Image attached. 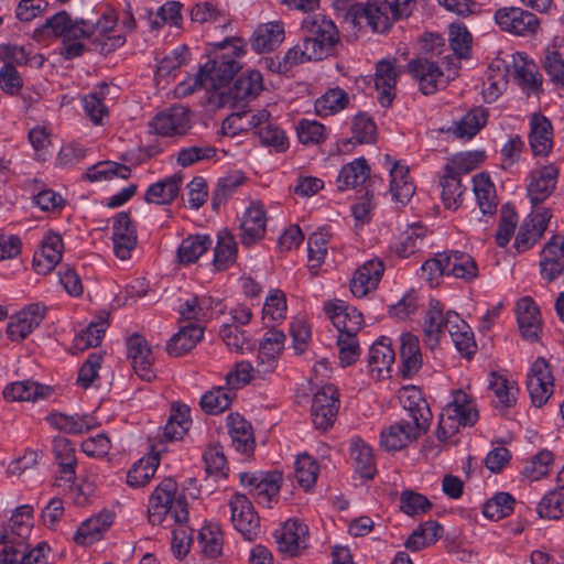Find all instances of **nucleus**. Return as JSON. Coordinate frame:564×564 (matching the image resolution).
Here are the masks:
<instances>
[{"label": "nucleus", "mask_w": 564, "mask_h": 564, "mask_svg": "<svg viewBox=\"0 0 564 564\" xmlns=\"http://www.w3.org/2000/svg\"><path fill=\"white\" fill-rule=\"evenodd\" d=\"M246 54V43L240 37H227L214 44L208 62L200 67L194 78V84L187 87L180 85L183 94H191L196 89H218L226 86L241 68L240 58Z\"/></svg>", "instance_id": "nucleus-1"}, {"label": "nucleus", "mask_w": 564, "mask_h": 564, "mask_svg": "<svg viewBox=\"0 0 564 564\" xmlns=\"http://www.w3.org/2000/svg\"><path fill=\"white\" fill-rule=\"evenodd\" d=\"M304 37L294 46L304 63L323 61L333 56L340 44V33L335 22L322 13L303 19Z\"/></svg>", "instance_id": "nucleus-2"}, {"label": "nucleus", "mask_w": 564, "mask_h": 564, "mask_svg": "<svg viewBox=\"0 0 564 564\" xmlns=\"http://www.w3.org/2000/svg\"><path fill=\"white\" fill-rule=\"evenodd\" d=\"M48 36L61 39L65 44L61 54L66 59H73L82 56L86 51V45L82 41L93 39V22L83 18H73L63 10L33 31V37L37 41Z\"/></svg>", "instance_id": "nucleus-3"}, {"label": "nucleus", "mask_w": 564, "mask_h": 564, "mask_svg": "<svg viewBox=\"0 0 564 564\" xmlns=\"http://www.w3.org/2000/svg\"><path fill=\"white\" fill-rule=\"evenodd\" d=\"M177 524L188 521L186 496L178 491L177 482L172 477L164 478L149 498L148 518L152 525H160L167 516Z\"/></svg>", "instance_id": "nucleus-4"}, {"label": "nucleus", "mask_w": 564, "mask_h": 564, "mask_svg": "<svg viewBox=\"0 0 564 564\" xmlns=\"http://www.w3.org/2000/svg\"><path fill=\"white\" fill-rule=\"evenodd\" d=\"M478 410L475 400L465 391L458 389L453 392L452 401L443 409L437 438L446 442L463 426H473L478 420Z\"/></svg>", "instance_id": "nucleus-5"}, {"label": "nucleus", "mask_w": 564, "mask_h": 564, "mask_svg": "<svg viewBox=\"0 0 564 564\" xmlns=\"http://www.w3.org/2000/svg\"><path fill=\"white\" fill-rule=\"evenodd\" d=\"M345 19L354 28H361L365 21L377 33H387L397 21L389 0H368L366 3H354L347 9Z\"/></svg>", "instance_id": "nucleus-6"}, {"label": "nucleus", "mask_w": 564, "mask_h": 564, "mask_svg": "<svg viewBox=\"0 0 564 564\" xmlns=\"http://www.w3.org/2000/svg\"><path fill=\"white\" fill-rule=\"evenodd\" d=\"M494 20L498 28L514 36H532L540 29V19L521 7H501L495 11Z\"/></svg>", "instance_id": "nucleus-7"}, {"label": "nucleus", "mask_w": 564, "mask_h": 564, "mask_svg": "<svg viewBox=\"0 0 564 564\" xmlns=\"http://www.w3.org/2000/svg\"><path fill=\"white\" fill-rule=\"evenodd\" d=\"M339 405L337 388L333 384L322 387L314 394L311 405V416L314 426L322 431L332 427L336 421Z\"/></svg>", "instance_id": "nucleus-8"}, {"label": "nucleus", "mask_w": 564, "mask_h": 564, "mask_svg": "<svg viewBox=\"0 0 564 564\" xmlns=\"http://www.w3.org/2000/svg\"><path fill=\"white\" fill-rule=\"evenodd\" d=\"M527 388L532 403L540 408L553 393L554 377L551 366L543 357L536 358L527 375Z\"/></svg>", "instance_id": "nucleus-9"}, {"label": "nucleus", "mask_w": 564, "mask_h": 564, "mask_svg": "<svg viewBox=\"0 0 564 564\" xmlns=\"http://www.w3.org/2000/svg\"><path fill=\"white\" fill-rule=\"evenodd\" d=\"M429 426L401 417L400 421L383 429L380 444L387 451H400L426 433Z\"/></svg>", "instance_id": "nucleus-10"}, {"label": "nucleus", "mask_w": 564, "mask_h": 564, "mask_svg": "<svg viewBox=\"0 0 564 564\" xmlns=\"http://www.w3.org/2000/svg\"><path fill=\"white\" fill-rule=\"evenodd\" d=\"M231 522L246 540L253 541L260 528V520L249 498L243 494H235L229 500Z\"/></svg>", "instance_id": "nucleus-11"}, {"label": "nucleus", "mask_w": 564, "mask_h": 564, "mask_svg": "<svg viewBox=\"0 0 564 564\" xmlns=\"http://www.w3.org/2000/svg\"><path fill=\"white\" fill-rule=\"evenodd\" d=\"M150 128L162 137L184 135L191 129L189 110L183 106H172L155 115L150 121Z\"/></svg>", "instance_id": "nucleus-12"}, {"label": "nucleus", "mask_w": 564, "mask_h": 564, "mask_svg": "<svg viewBox=\"0 0 564 564\" xmlns=\"http://www.w3.org/2000/svg\"><path fill=\"white\" fill-rule=\"evenodd\" d=\"M552 217L550 209L536 207L521 224L514 241L518 252L532 248L543 236Z\"/></svg>", "instance_id": "nucleus-13"}, {"label": "nucleus", "mask_w": 564, "mask_h": 564, "mask_svg": "<svg viewBox=\"0 0 564 564\" xmlns=\"http://www.w3.org/2000/svg\"><path fill=\"white\" fill-rule=\"evenodd\" d=\"M282 476L278 471L273 473H241L240 481L243 486L250 487V492L254 496L259 505L271 508V503L280 491Z\"/></svg>", "instance_id": "nucleus-14"}, {"label": "nucleus", "mask_w": 564, "mask_h": 564, "mask_svg": "<svg viewBox=\"0 0 564 564\" xmlns=\"http://www.w3.org/2000/svg\"><path fill=\"white\" fill-rule=\"evenodd\" d=\"M274 539L281 553L296 556L307 547L308 527L296 519H289L274 531Z\"/></svg>", "instance_id": "nucleus-15"}, {"label": "nucleus", "mask_w": 564, "mask_h": 564, "mask_svg": "<svg viewBox=\"0 0 564 564\" xmlns=\"http://www.w3.org/2000/svg\"><path fill=\"white\" fill-rule=\"evenodd\" d=\"M127 356L131 360L134 372L144 381H152L155 378L153 369L154 356L147 339L133 334L127 339Z\"/></svg>", "instance_id": "nucleus-16"}, {"label": "nucleus", "mask_w": 564, "mask_h": 564, "mask_svg": "<svg viewBox=\"0 0 564 564\" xmlns=\"http://www.w3.org/2000/svg\"><path fill=\"white\" fill-rule=\"evenodd\" d=\"M263 78L258 70H247L239 75L232 86L228 88L227 96L232 107H243L256 99L263 90Z\"/></svg>", "instance_id": "nucleus-17"}, {"label": "nucleus", "mask_w": 564, "mask_h": 564, "mask_svg": "<svg viewBox=\"0 0 564 564\" xmlns=\"http://www.w3.org/2000/svg\"><path fill=\"white\" fill-rule=\"evenodd\" d=\"M253 130L258 134L261 144L272 147L276 152H285L289 149V141L284 131L275 124L271 115L265 109H260L251 117Z\"/></svg>", "instance_id": "nucleus-18"}, {"label": "nucleus", "mask_w": 564, "mask_h": 564, "mask_svg": "<svg viewBox=\"0 0 564 564\" xmlns=\"http://www.w3.org/2000/svg\"><path fill=\"white\" fill-rule=\"evenodd\" d=\"M557 176L558 171L552 164L533 170L530 173L527 194L533 206L543 203L553 194L556 188Z\"/></svg>", "instance_id": "nucleus-19"}, {"label": "nucleus", "mask_w": 564, "mask_h": 564, "mask_svg": "<svg viewBox=\"0 0 564 564\" xmlns=\"http://www.w3.org/2000/svg\"><path fill=\"white\" fill-rule=\"evenodd\" d=\"M267 213L260 202H251L247 207L240 225V241L250 247L259 242L265 235Z\"/></svg>", "instance_id": "nucleus-20"}, {"label": "nucleus", "mask_w": 564, "mask_h": 564, "mask_svg": "<svg viewBox=\"0 0 564 564\" xmlns=\"http://www.w3.org/2000/svg\"><path fill=\"white\" fill-rule=\"evenodd\" d=\"M400 69L395 59L383 58L376 65L375 87L378 93V100L382 107H390L395 97V85Z\"/></svg>", "instance_id": "nucleus-21"}, {"label": "nucleus", "mask_w": 564, "mask_h": 564, "mask_svg": "<svg viewBox=\"0 0 564 564\" xmlns=\"http://www.w3.org/2000/svg\"><path fill=\"white\" fill-rule=\"evenodd\" d=\"M325 312L337 328L338 334H358L362 327V314L356 307L346 304L341 300L326 303Z\"/></svg>", "instance_id": "nucleus-22"}, {"label": "nucleus", "mask_w": 564, "mask_h": 564, "mask_svg": "<svg viewBox=\"0 0 564 564\" xmlns=\"http://www.w3.org/2000/svg\"><path fill=\"white\" fill-rule=\"evenodd\" d=\"M34 524V508L31 505L17 507L2 524L1 535L29 544V538Z\"/></svg>", "instance_id": "nucleus-23"}, {"label": "nucleus", "mask_w": 564, "mask_h": 564, "mask_svg": "<svg viewBox=\"0 0 564 564\" xmlns=\"http://www.w3.org/2000/svg\"><path fill=\"white\" fill-rule=\"evenodd\" d=\"M399 401L404 411L402 417L430 427L432 412L419 388L414 386L403 387L399 391Z\"/></svg>", "instance_id": "nucleus-24"}, {"label": "nucleus", "mask_w": 564, "mask_h": 564, "mask_svg": "<svg viewBox=\"0 0 564 564\" xmlns=\"http://www.w3.org/2000/svg\"><path fill=\"white\" fill-rule=\"evenodd\" d=\"M564 271V237L554 235L540 254V272L544 280L554 281Z\"/></svg>", "instance_id": "nucleus-25"}, {"label": "nucleus", "mask_w": 564, "mask_h": 564, "mask_svg": "<svg viewBox=\"0 0 564 564\" xmlns=\"http://www.w3.org/2000/svg\"><path fill=\"white\" fill-rule=\"evenodd\" d=\"M384 271V265L379 259H371L359 267L351 281L350 291L356 297H364L377 289Z\"/></svg>", "instance_id": "nucleus-26"}, {"label": "nucleus", "mask_w": 564, "mask_h": 564, "mask_svg": "<svg viewBox=\"0 0 564 564\" xmlns=\"http://www.w3.org/2000/svg\"><path fill=\"white\" fill-rule=\"evenodd\" d=\"M529 143L534 156H546L553 148V127L542 113L530 118Z\"/></svg>", "instance_id": "nucleus-27"}, {"label": "nucleus", "mask_w": 564, "mask_h": 564, "mask_svg": "<svg viewBox=\"0 0 564 564\" xmlns=\"http://www.w3.org/2000/svg\"><path fill=\"white\" fill-rule=\"evenodd\" d=\"M394 359L395 354L391 339L382 336L376 340L368 354V368L372 377L381 379L389 376Z\"/></svg>", "instance_id": "nucleus-28"}, {"label": "nucleus", "mask_w": 564, "mask_h": 564, "mask_svg": "<svg viewBox=\"0 0 564 564\" xmlns=\"http://www.w3.org/2000/svg\"><path fill=\"white\" fill-rule=\"evenodd\" d=\"M517 321L521 335L528 340H536L541 330V314L531 297H522L517 303Z\"/></svg>", "instance_id": "nucleus-29"}, {"label": "nucleus", "mask_w": 564, "mask_h": 564, "mask_svg": "<svg viewBox=\"0 0 564 564\" xmlns=\"http://www.w3.org/2000/svg\"><path fill=\"white\" fill-rule=\"evenodd\" d=\"M400 373L404 379H410L419 372L422 367V352L419 338L404 333L400 337Z\"/></svg>", "instance_id": "nucleus-30"}, {"label": "nucleus", "mask_w": 564, "mask_h": 564, "mask_svg": "<svg viewBox=\"0 0 564 564\" xmlns=\"http://www.w3.org/2000/svg\"><path fill=\"white\" fill-rule=\"evenodd\" d=\"M52 451L59 467V479L73 482L76 478L77 466L73 442L66 437L56 436L52 441Z\"/></svg>", "instance_id": "nucleus-31"}, {"label": "nucleus", "mask_w": 564, "mask_h": 564, "mask_svg": "<svg viewBox=\"0 0 564 564\" xmlns=\"http://www.w3.org/2000/svg\"><path fill=\"white\" fill-rule=\"evenodd\" d=\"M409 73L420 83V90L424 95H432L437 90L443 72L435 62L426 58L412 59L408 64Z\"/></svg>", "instance_id": "nucleus-32"}, {"label": "nucleus", "mask_w": 564, "mask_h": 564, "mask_svg": "<svg viewBox=\"0 0 564 564\" xmlns=\"http://www.w3.org/2000/svg\"><path fill=\"white\" fill-rule=\"evenodd\" d=\"M285 37L284 25L281 22H268L260 24L251 36V47L257 53L275 50Z\"/></svg>", "instance_id": "nucleus-33"}, {"label": "nucleus", "mask_w": 564, "mask_h": 564, "mask_svg": "<svg viewBox=\"0 0 564 564\" xmlns=\"http://www.w3.org/2000/svg\"><path fill=\"white\" fill-rule=\"evenodd\" d=\"M512 75L516 83L527 94L534 93L541 87L542 77L538 66L533 61H529L519 53L513 56Z\"/></svg>", "instance_id": "nucleus-34"}, {"label": "nucleus", "mask_w": 564, "mask_h": 564, "mask_svg": "<svg viewBox=\"0 0 564 564\" xmlns=\"http://www.w3.org/2000/svg\"><path fill=\"white\" fill-rule=\"evenodd\" d=\"M183 176L174 174L150 185L144 194L148 204L169 205L177 196L181 189Z\"/></svg>", "instance_id": "nucleus-35"}, {"label": "nucleus", "mask_w": 564, "mask_h": 564, "mask_svg": "<svg viewBox=\"0 0 564 564\" xmlns=\"http://www.w3.org/2000/svg\"><path fill=\"white\" fill-rule=\"evenodd\" d=\"M228 433L232 445L238 452L250 454L254 449V437L251 424L240 414H229L227 417Z\"/></svg>", "instance_id": "nucleus-36"}, {"label": "nucleus", "mask_w": 564, "mask_h": 564, "mask_svg": "<svg viewBox=\"0 0 564 564\" xmlns=\"http://www.w3.org/2000/svg\"><path fill=\"white\" fill-rule=\"evenodd\" d=\"M46 420L54 429L67 434H83L98 425L97 419L90 414L52 413Z\"/></svg>", "instance_id": "nucleus-37"}, {"label": "nucleus", "mask_w": 564, "mask_h": 564, "mask_svg": "<svg viewBox=\"0 0 564 564\" xmlns=\"http://www.w3.org/2000/svg\"><path fill=\"white\" fill-rule=\"evenodd\" d=\"M203 336L204 328L189 323L181 327L180 330L170 338L166 345V351L172 357H180L191 351L196 344L202 340Z\"/></svg>", "instance_id": "nucleus-38"}, {"label": "nucleus", "mask_w": 564, "mask_h": 564, "mask_svg": "<svg viewBox=\"0 0 564 564\" xmlns=\"http://www.w3.org/2000/svg\"><path fill=\"white\" fill-rule=\"evenodd\" d=\"M473 189L482 215L494 216L497 212L498 199L489 175L484 172L476 174L473 177Z\"/></svg>", "instance_id": "nucleus-39"}, {"label": "nucleus", "mask_w": 564, "mask_h": 564, "mask_svg": "<svg viewBox=\"0 0 564 564\" xmlns=\"http://www.w3.org/2000/svg\"><path fill=\"white\" fill-rule=\"evenodd\" d=\"M447 275L467 282L478 276V267L474 258L460 251H445Z\"/></svg>", "instance_id": "nucleus-40"}, {"label": "nucleus", "mask_w": 564, "mask_h": 564, "mask_svg": "<svg viewBox=\"0 0 564 564\" xmlns=\"http://www.w3.org/2000/svg\"><path fill=\"white\" fill-rule=\"evenodd\" d=\"M390 192L393 200L405 205L415 193V187L409 176V167L394 162L390 169Z\"/></svg>", "instance_id": "nucleus-41"}, {"label": "nucleus", "mask_w": 564, "mask_h": 564, "mask_svg": "<svg viewBox=\"0 0 564 564\" xmlns=\"http://www.w3.org/2000/svg\"><path fill=\"white\" fill-rule=\"evenodd\" d=\"M51 388L35 381L25 380L8 384L3 390V398L7 401H35L47 398Z\"/></svg>", "instance_id": "nucleus-42"}, {"label": "nucleus", "mask_w": 564, "mask_h": 564, "mask_svg": "<svg viewBox=\"0 0 564 564\" xmlns=\"http://www.w3.org/2000/svg\"><path fill=\"white\" fill-rule=\"evenodd\" d=\"M370 175V167L364 158L355 159L344 165L337 176L336 183L339 191L355 188L361 185Z\"/></svg>", "instance_id": "nucleus-43"}, {"label": "nucleus", "mask_w": 564, "mask_h": 564, "mask_svg": "<svg viewBox=\"0 0 564 564\" xmlns=\"http://www.w3.org/2000/svg\"><path fill=\"white\" fill-rule=\"evenodd\" d=\"M159 464L160 458L158 454L142 457L129 469L127 484L133 488L145 486L154 477Z\"/></svg>", "instance_id": "nucleus-44"}, {"label": "nucleus", "mask_w": 564, "mask_h": 564, "mask_svg": "<svg viewBox=\"0 0 564 564\" xmlns=\"http://www.w3.org/2000/svg\"><path fill=\"white\" fill-rule=\"evenodd\" d=\"M426 228L414 224L401 232L393 250L399 258H408L419 251L425 239Z\"/></svg>", "instance_id": "nucleus-45"}, {"label": "nucleus", "mask_w": 564, "mask_h": 564, "mask_svg": "<svg viewBox=\"0 0 564 564\" xmlns=\"http://www.w3.org/2000/svg\"><path fill=\"white\" fill-rule=\"evenodd\" d=\"M191 424L189 408L185 404L173 405L171 415L163 427V436L167 441L182 440Z\"/></svg>", "instance_id": "nucleus-46"}, {"label": "nucleus", "mask_w": 564, "mask_h": 564, "mask_svg": "<svg viewBox=\"0 0 564 564\" xmlns=\"http://www.w3.org/2000/svg\"><path fill=\"white\" fill-rule=\"evenodd\" d=\"M350 456L355 462L356 471L365 479L373 478L376 465L372 448L361 438H352L350 443Z\"/></svg>", "instance_id": "nucleus-47"}, {"label": "nucleus", "mask_w": 564, "mask_h": 564, "mask_svg": "<svg viewBox=\"0 0 564 564\" xmlns=\"http://www.w3.org/2000/svg\"><path fill=\"white\" fill-rule=\"evenodd\" d=\"M349 104L348 94L339 88H330L315 100L314 107L317 116L328 117L345 109Z\"/></svg>", "instance_id": "nucleus-48"}, {"label": "nucleus", "mask_w": 564, "mask_h": 564, "mask_svg": "<svg viewBox=\"0 0 564 564\" xmlns=\"http://www.w3.org/2000/svg\"><path fill=\"white\" fill-rule=\"evenodd\" d=\"M112 519L110 514L98 516L82 523L76 533L74 541L79 545H89L98 541L111 524Z\"/></svg>", "instance_id": "nucleus-49"}, {"label": "nucleus", "mask_w": 564, "mask_h": 564, "mask_svg": "<svg viewBox=\"0 0 564 564\" xmlns=\"http://www.w3.org/2000/svg\"><path fill=\"white\" fill-rule=\"evenodd\" d=\"M440 185L442 187V200L446 208L448 209H457L463 203V195L465 192V187L460 182V176L445 171L443 169V174L440 178Z\"/></svg>", "instance_id": "nucleus-50"}, {"label": "nucleus", "mask_w": 564, "mask_h": 564, "mask_svg": "<svg viewBox=\"0 0 564 564\" xmlns=\"http://www.w3.org/2000/svg\"><path fill=\"white\" fill-rule=\"evenodd\" d=\"M131 170L124 164L113 161L98 162L87 169L84 178L89 182L108 181L115 177L127 180L130 177Z\"/></svg>", "instance_id": "nucleus-51"}, {"label": "nucleus", "mask_w": 564, "mask_h": 564, "mask_svg": "<svg viewBox=\"0 0 564 564\" xmlns=\"http://www.w3.org/2000/svg\"><path fill=\"white\" fill-rule=\"evenodd\" d=\"M212 246V239L206 235H196L185 238L178 249V260L183 264L196 262Z\"/></svg>", "instance_id": "nucleus-52"}, {"label": "nucleus", "mask_w": 564, "mask_h": 564, "mask_svg": "<svg viewBox=\"0 0 564 564\" xmlns=\"http://www.w3.org/2000/svg\"><path fill=\"white\" fill-rule=\"evenodd\" d=\"M543 68L550 79L564 86V45L553 43L545 48Z\"/></svg>", "instance_id": "nucleus-53"}, {"label": "nucleus", "mask_w": 564, "mask_h": 564, "mask_svg": "<svg viewBox=\"0 0 564 564\" xmlns=\"http://www.w3.org/2000/svg\"><path fill=\"white\" fill-rule=\"evenodd\" d=\"M488 113L481 108L477 107L469 110L455 126L453 132L456 137L462 139H471L475 137L487 122Z\"/></svg>", "instance_id": "nucleus-54"}, {"label": "nucleus", "mask_w": 564, "mask_h": 564, "mask_svg": "<svg viewBox=\"0 0 564 564\" xmlns=\"http://www.w3.org/2000/svg\"><path fill=\"white\" fill-rule=\"evenodd\" d=\"M236 392L232 391L228 386L227 388L217 387L210 391H207L200 399L202 409L208 414H218L227 410Z\"/></svg>", "instance_id": "nucleus-55"}, {"label": "nucleus", "mask_w": 564, "mask_h": 564, "mask_svg": "<svg viewBox=\"0 0 564 564\" xmlns=\"http://www.w3.org/2000/svg\"><path fill=\"white\" fill-rule=\"evenodd\" d=\"M62 249H63V240L58 234H50L47 235L41 247L40 254H35L34 264L37 267L42 265L41 258L46 262L43 272L52 270L62 259Z\"/></svg>", "instance_id": "nucleus-56"}, {"label": "nucleus", "mask_w": 564, "mask_h": 564, "mask_svg": "<svg viewBox=\"0 0 564 564\" xmlns=\"http://www.w3.org/2000/svg\"><path fill=\"white\" fill-rule=\"evenodd\" d=\"M237 251L235 238L227 231L220 234L214 250V267L216 270L223 271L234 264L237 258Z\"/></svg>", "instance_id": "nucleus-57"}, {"label": "nucleus", "mask_w": 564, "mask_h": 564, "mask_svg": "<svg viewBox=\"0 0 564 564\" xmlns=\"http://www.w3.org/2000/svg\"><path fill=\"white\" fill-rule=\"evenodd\" d=\"M296 133L302 144L315 145L327 140L329 130L316 120L303 118L296 124Z\"/></svg>", "instance_id": "nucleus-58"}, {"label": "nucleus", "mask_w": 564, "mask_h": 564, "mask_svg": "<svg viewBox=\"0 0 564 564\" xmlns=\"http://www.w3.org/2000/svg\"><path fill=\"white\" fill-rule=\"evenodd\" d=\"M444 321L445 316H443V312L438 303H431L424 325L425 344L431 349H434L437 346L441 335L444 334Z\"/></svg>", "instance_id": "nucleus-59"}, {"label": "nucleus", "mask_w": 564, "mask_h": 564, "mask_svg": "<svg viewBox=\"0 0 564 564\" xmlns=\"http://www.w3.org/2000/svg\"><path fill=\"white\" fill-rule=\"evenodd\" d=\"M217 155V149L207 143H199L184 147L177 152L176 162L183 167L192 166L196 163L210 161Z\"/></svg>", "instance_id": "nucleus-60"}, {"label": "nucleus", "mask_w": 564, "mask_h": 564, "mask_svg": "<svg viewBox=\"0 0 564 564\" xmlns=\"http://www.w3.org/2000/svg\"><path fill=\"white\" fill-rule=\"evenodd\" d=\"M554 491L542 498L536 507L540 518L560 519L564 516V482Z\"/></svg>", "instance_id": "nucleus-61"}, {"label": "nucleus", "mask_w": 564, "mask_h": 564, "mask_svg": "<svg viewBox=\"0 0 564 564\" xmlns=\"http://www.w3.org/2000/svg\"><path fill=\"white\" fill-rule=\"evenodd\" d=\"M514 503L516 500L510 494L498 492L485 502L482 514L487 519L498 521L513 511Z\"/></svg>", "instance_id": "nucleus-62"}, {"label": "nucleus", "mask_w": 564, "mask_h": 564, "mask_svg": "<svg viewBox=\"0 0 564 564\" xmlns=\"http://www.w3.org/2000/svg\"><path fill=\"white\" fill-rule=\"evenodd\" d=\"M317 462L307 454L300 455L294 464L295 478L297 484L305 490L311 489L318 476Z\"/></svg>", "instance_id": "nucleus-63"}, {"label": "nucleus", "mask_w": 564, "mask_h": 564, "mask_svg": "<svg viewBox=\"0 0 564 564\" xmlns=\"http://www.w3.org/2000/svg\"><path fill=\"white\" fill-rule=\"evenodd\" d=\"M489 388L497 398L498 403L505 408H510L517 400L519 392L517 383L509 381L503 376L492 372Z\"/></svg>", "instance_id": "nucleus-64"}]
</instances>
